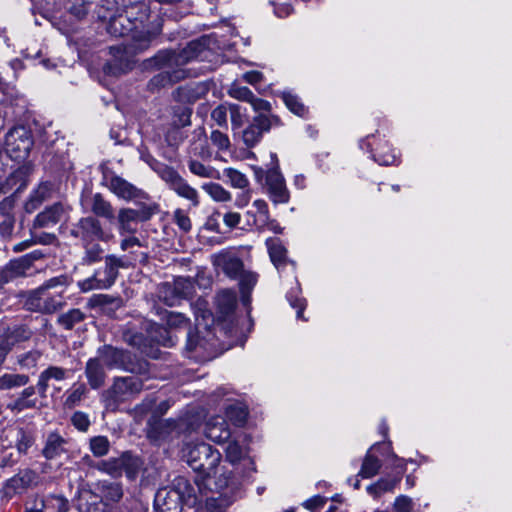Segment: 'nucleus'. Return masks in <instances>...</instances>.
I'll return each instance as SVG.
<instances>
[{
	"mask_svg": "<svg viewBox=\"0 0 512 512\" xmlns=\"http://www.w3.org/2000/svg\"><path fill=\"white\" fill-rule=\"evenodd\" d=\"M97 15L101 21L107 22L106 29L110 35L130 37L129 42L110 47L113 60L104 66V72L109 75L116 76L129 70L133 55L146 50L161 31L158 19L148 22L150 13L144 2L121 8L118 0H103Z\"/></svg>",
	"mask_w": 512,
	"mask_h": 512,
	"instance_id": "obj_1",
	"label": "nucleus"
},
{
	"mask_svg": "<svg viewBox=\"0 0 512 512\" xmlns=\"http://www.w3.org/2000/svg\"><path fill=\"white\" fill-rule=\"evenodd\" d=\"M236 303L237 295L234 290L223 289L217 293L216 306L219 317L215 325L213 315L207 308V302L201 299L197 300L193 305L197 332H188L186 350L196 353L202 350L210 354L216 347L215 333L210 330V324L214 325V329L219 327L220 320L225 321L233 313Z\"/></svg>",
	"mask_w": 512,
	"mask_h": 512,
	"instance_id": "obj_2",
	"label": "nucleus"
},
{
	"mask_svg": "<svg viewBox=\"0 0 512 512\" xmlns=\"http://www.w3.org/2000/svg\"><path fill=\"white\" fill-rule=\"evenodd\" d=\"M209 48V39L201 38L191 41L180 51L159 52L154 61L162 69V72L155 75L148 83L151 91L167 86L168 84L180 81L188 76L183 66L197 60L203 59L206 49Z\"/></svg>",
	"mask_w": 512,
	"mask_h": 512,
	"instance_id": "obj_3",
	"label": "nucleus"
},
{
	"mask_svg": "<svg viewBox=\"0 0 512 512\" xmlns=\"http://www.w3.org/2000/svg\"><path fill=\"white\" fill-rule=\"evenodd\" d=\"M68 285L67 277L60 275L45 281L31 291L25 301L28 310L42 314H52L66 305L64 291Z\"/></svg>",
	"mask_w": 512,
	"mask_h": 512,
	"instance_id": "obj_4",
	"label": "nucleus"
},
{
	"mask_svg": "<svg viewBox=\"0 0 512 512\" xmlns=\"http://www.w3.org/2000/svg\"><path fill=\"white\" fill-rule=\"evenodd\" d=\"M197 503L195 487L183 477H176L171 486L160 488L154 498L157 512H181L183 504L194 506Z\"/></svg>",
	"mask_w": 512,
	"mask_h": 512,
	"instance_id": "obj_5",
	"label": "nucleus"
},
{
	"mask_svg": "<svg viewBox=\"0 0 512 512\" xmlns=\"http://www.w3.org/2000/svg\"><path fill=\"white\" fill-rule=\"evenodd\" d=\"M217 496L206 499L207 512H226V510L242 495V482L229 469H221L216 473L213 487Z\"/></svg>",
	"mask_w": 512,
	"mask_h": 512,
	"instance_id": "obj_6",
	"label": "nucleus"
},
{
	"mask_svg": "<svg viewBox=\"0 0 512 512\" xmlns=\"http://www.w3.org/2000/svg\"><path fill=\"white\" fill-rule=\"evenodd\" d=\"M182 452L187 464L194 471L204 477H211L212 481L216 473H220L221 469H227L224 466L219 467L222 459L221 453L203 441L186 443Z\"/></svg>",
	"mask_w": 512,
	"mask_h": 512,
	"instance_id": "obj_7",
	"label": "nucleus"
},
{
	"mask_svg": "<svg viewBox=\"0 0 512 512\" xmlns=\"http://www.w3.org/2000/svg\"><path fill=\"white\" fill-rule=\"evenodd\" d=\"M225 460L233 465L231 470L235 477L243 483L255 472V463L249 453L248 437L244 433L236 434L227 443Z\"/></svg>",
	"mask_w": 512,
	"mask_h": 512,
	"instance_id": "obj_8",
	"label": "nucleus"
},
{
	"mask_svg": "<svg viewBox=\"0 0 512 512\" xmlns=\"http://www.w3.org/2000/svg\"><path fill=\"white\" fill-rule=\"evenodd\" d=\"M142 390L143 381L139 377H115L101 398L107 410L116 411L121 404L133 400Z\"/></svg>",
	"mask_w": 512,
	"mask_h": 512,
	"instance_id": "obj_9",
	"label": "nucleus"
},
{
	"mask_svg": "<svg viewBox=\"0 0 512 512\" xmlns=\"http://www.w3.org/2000/svg\"><path fill=\"white\" fill-rule=\"evenodd\" d=\"M154 170L179 197L190 201L194 207L199 205V194L197 190L189 185L176 170L164 164H158L154 167Z\"/></svg>",
	"mask_w": 512,
	"mask_h": 512,
	"instance_id": "obj_10",
	"label": "nucleus"
},
{
	"mask_svg": "<svg viewBox=\"0 0 512 512\" xmlns=\"http://www.w3.org/2000/svg\"><path fill=\"white\" fill-rule=\"evenodd\" d=\"M33 146L32 134L25 126L9 130L5 138V148L9 157L16 161L25 160Z\"/></svg>",
	"mask_w": 512,
	"mask_h": 512,
	"instance_id": "obj_11",
	"label": "nucleus"
},
{
	"mask_svg": "<svg viewBox=\"0 0 512 512\" xmlns=\"http://www.w3.org/2000/svg\"><path fill=\"white\" fill-rule=\"evenodd\" d=\"M96 358H99L107 369H121L132 373L142 370V365L135 364L129 352L111 345L99 347Z\"/></svg>",
	"mask_w": 512,
	"mask_h": 512,
	"instance_id": "obj_12",
	"label": "nucleus"
},
{
	"mask_svg": "<svg viewBox=\"0 0 512 512\" xmlns=\"http://www.w3.org/2000/svg\"><path fill=\"white\" fill-rule=\"evenodd\" d=\"M271 159L276 163V166L269 169L266 173L265 184L267 188V194L275 205L286 204L290 200V192L286 186L283 175L279 171L276 154L272 153Z\"/></svg>",
	"mask_w": 512,
	"mask_h": 512,
	"instance_id": "obj_13",
	"label": "nucleus"
},
{
	"mask_svg": "<svg viewBox=\"0 0 512 512\" xmlns=\"http://www.w3.org/2000/svg\"><path fill=\"white\" fill-rule=\"evenodd\" d=\"M153 212L150 208L131 209L123 208L118 213L119 233L132 234L136 231L138 222L149 220Z\"/></svg>",
	"mask_w": 512,
	"mask_h": 512,
	"instance_id": "obj_14",
	"label": "nucleus"
},
{
	"mask_svg": "<svg viewBox=\"0 0 512 512\" xmlns=\"http://www.w3.org/2000/svg\"><path fill=\"white\" fill-rule=\"evenodd\" d=\"M103 182L112 193L126 201L138 198L141 194L140 189L109 171L104 173Z\"/></svg>",
	"mask_w": 512,
	"mask_h": 512,
	"instance_id": "obj_15",
	"label": "nucleus"
},
{
	"mask_svg": "<svg viewBox=\"0 0 512 512\" xmlns=\"http://www.w3.org/2000/svg\"><path fill=\"white\" fill-rule=\"evenodd\" d=\"M203 433L212 442L222 445L232 437V433L224 417L215 415L209 417L204 424Z\"/></svg>",
	"mask_w": 512,
	"mask_h": 512,
	"instance_id": "obj_16",
	"label": "nucleus"
},
{
	"mask_svg": "<svg viewBox=\"0 0 512 512\" xmlns=\"http://www.w3.org/2000/svg\"><path fill=\"white\" fill-rule=\"evenodd\" d=\"M74 234L80 238L81 242L108 239L100 222L94 217L81 218L75 227Z\"/></svg>",
	"mask_w": 512,
	"mask_h": 512,
	"instance_id": "obj_17",
	"label": "nucleus"
},
{
	"mask_svg": "<svg viewBox=\"0 0 512 512\" xmlns=\"http://www.w3.org/2000/svg\"><path fill=\"white\" fill-rule=\"evenodd\" d=\"M212 259L214 266L231 279H238L244 270L241 259L231 252L222 251L213 255Z\"/></svg>",
	"mask_w": 512,
	"mask_h": 512,
	"instance_id": "obj_18",
	"label": "nucleus"
},
{
	"mask_svg": "<svg viewBox=\"0 0 512 512\" xmlns=\"http://www.w3.org/2000/svg\"><path fill=\"white\" fill-rule=\"evenodd\" d=\"M67 445L66 438L57 431H51L44 438L41 454L47 460H54L67 453Z\"/></svg>",
	"mask_w": 512,
	"mask_h": 512,
	"instance_id": "obj_19",
	"label": "nucleus"
},
{
	"mask_svg": "<svg viewBox=\"0 0 512 512\" xmlns=\"http://www.w3.org/2000/svg\"><path fill=\"white\" fill-rule=\"evenodd\" d=\"M124 261L115 256V255H108L105 257V266L104 268L98 269L95 272H100V280L101 285L103 289L110 288L116 281L118 276V269L125 267Z\"/></svg>",
	"mask_w": 512,
	"mask_h": 512,
	"instance_id": "obj_20",
	"label": "nucleus"
},
{
	"mask_svg": "<svg viewBox=\"0 0 512 512\" xmlns=\"http://www.w3.org/2000/svg\"><path fill=\"white\" fill-rule=\"evenodd\" d=\"M69 376V370L58 367V366H49L45 370H43L36 384L37 391L41 396H45L50 386L51 381L61 382L67 379Z\"/></svg>",
	"mask_w": 512,
	"mask_h": 512,
	"instance_id": "obj_21",
	"label": "nucleus"
},
{
	"mask_svg": "<svg viewBox=\"0 0 512 512\" xmlns=\"http://www.w3.org/2000/svg\"><path fill=\"white\" fill-rule=\"evenodd\" d=\"M105 368L96 356L86 362L85 376L92 389H99L104 385L106 379Z\"/></svg>",
	"mask_w": 512,
	"mask_h": 512,
	"instance_id": "obj_22",
	"label": "nucleus"
},
{
	"mask_svg": "<svg viewBox=\"0 0 512 512\" xmlns=\"http://www.w3.org/2000/svg\"><path fill=\"white\" fill-rule=\"evenodd\" d=\"M64 215V207L60 203H55L39 213L33 222L34 228H47L57 224Z\"/></svg>",
	"mask_w": 512,
	"mask_h": 512,
	"instance_id": "obj_23",
	"label": "nucleus"
},
{
	"mask_svg": "<svg viewBox=\"0 0 512 512\" xmlns=\"http://www.w3.org/2000/svg\"><path fill=\"white\" fill-rule=\"evenodd\" d=\"M246 214L257 228H264L270 223L268 204L263 199L255 200L252 203V209L248 210Z\"/></svg>",
	"mask_w": 512,
	"mask_h": 512,
	"instance_id": "obj_24",
	"label": "nucleus"
},
{
	"mask_svg": "<svg viewBox=\"0 0 512 512\" xmlns=\"http://www.w3.org/2000/svg\"><path fill=\"white\" fill-rule=\"evenodd\" d=\"M51 184L41 183L29 196L25 203V210L28 213L35 211L51 195Z\"/></svg>",
	"mask_w": 512,
	"mask_h": 512,
	"instance_id": "obj_25",
	"label": "nucleus"
},
{
	"mask_svg": "<svg viewBox=\"0 0 512 512\" xmlns=\"http://www.w3.org/2000/svg\"><path fill=\"white\" fill-rule=\"evenodd\" d=\"M35 431L28 427H20L17 429L15 446L19 453L26 454L28 450L35 444Z\"/></svg>",
	"mask_w": 512,
	"mask_h": 512,
	"instance_id": "obj_26",
	"label": "nucleus"
},
{
	"mask_svg": "<svg viewBox=\"0 0 512 512\" xmlns=\"http://www.w3.org/2000/svg\"><path fill=\"white\" fill-rule=\"evenodd\" d=\"M29 376L19 373H4L0 375V391L17 389L28 384Z\"/></svg>",
	"mask_w": 512,
	"mask_h": 512,
	"instance_id": "obj_27",
	"label": "nucleus"
},
{
	"mask_svg": "<svg viewBox=\"0 0 512 512\" xmlns=\"http://www.w3.org/2000/svg\"><path fill=\"white\" fill-rule=\"evenodd\" d=\"M91 211L98 217L108 220L114 219V210L110 202L104 199L100 193L92 197Z\"/></svg>",
	"mask_w": 512,
	"mask_h": 512,
	"instance_id": "obj_28",
	"label": "nucleus"
},
{
	"mask_svg": "<svg viewBox=\"0 0 512 512\" xmlns=\"http://www.w3.org/2000/svg\"><path fill=\"white\" fill-rule=\"evenodd\" d=\"M160 316V320L163 324L170 329H181L189 327V320L182 313L173 312V311H161L158 312Z\"/></svg>",
	"mask_w": 512,
	"mask_h": 512,
	"instance_id": "obj_29",
	"label": "nucleus"
},
{
	"mask_svg": "<svg viewBox=\"0 0 512 512\" xmlns=\"http://www.w3.org/2000/svg\"><path fill=\"white\" fill-rule=\"evenodd\" d=\"M374 447H375V445L373 447H371V449L366 453V455L363 459L361 469L358 472V476H360L362 478L368 479V478L374 477L375 475L378 474V472L382 466L381 461L377 457H375L371 454V450Z\"/></svg>",
	"mask_w": 512,
	"mask_h": 512,
	"instance_id": "obj_30",
	"label": "nucleus"
},
{
	"mask_svg": "<svg viewBox=\"0 0 512 512\" xmlns=\"http://www.w3.org/2000/svg\"><path fill=\"white\" fill-rule=\"evenodd\" d=\"M281 98L285 106L295 115L299 117H306L308 115V108L303 104L301 99L291 91H283Z\"/></svg>",
	"mask_w": 512,
	"mask_h": 512,
	"instance_id": "obj_31",
	"label": "nucleus"
},
{
	"mask_svg": "<svg viewBox=\"0 0 512 512\" xmlns=\"http://www.w3.org/2000/svg\"><path fill=\"white\" fill-rule=\"evenodd\" d=\"M267 247L271 261L279 270L286 263V248L279 239L267 240Z\"/></svg>",
	"mask_w": 512,
	"mask_h": 512,
	"instance_id": "obj_32",
	"label": "nucleus"
},
{
	"mask_svg": "<svg viewBox=\"0 0 512 512\" xmlns=\"http://www.w3.org/2000/svg\"><path fill=\"white\" fill-rule=\"evenodd\" d=\"M226 417L235 426H243L248 417L247 408L241 403L230 404L225 408Z\"/></svg>",
	"mask_w": 512,
	"mask_h": 512,
	"instance_id": "obj_33",
	"label": "nucleus"
},
{
	"mask_svg": "<svg viewBox=\"0 0 512 512\" xmlns=\"http://www.w3.org/2000/svg\"><path fill=\"white\" fill-rule=\"evenodd\" d=\"M2 269L8 281L11 282L18 277L25 276L30 268L22 259V257H19L17 259L11 260Z\"/></svg>",
	"mask_w": 512,
	"mask_h": 512,
	"instance_id": "obj_34",
	"label": "nucleus"
},
{
	"mask_svg": "<svg viewBox=\"0 0 512 512\" xmlns=\"http://www.w3.org/2000/svg\"><path fill=\"white\" fill-rule=\"evenodd\" d=\"M82 246L84 248V255L82 257L83 264L91 265L102 259L104 250L96 241L82 242Z\"/></svg>",
	"mask_w": 512,
	"mask_h": 512,
	"instance_id": "obj_35",
	"label": "nucleus"
},
{
	"mask_svg": "<svg viewBox=\"0 0 512 512\" xmlns=\"http://www.w3.org/2000/svg\"><path fill=\"white\" fill-rule=\"evenodd\" d=\"M223 176L233 188L245 190L250 185L248 177L244 173L232 167L225 168L223 170Z\"/></svg>",
	"mask_w": 512,
	"mask_h": 512,
	"instance_id": "obj_36",
	"label": "nucleus"
},
{
	"mask_svg": "<svg viewBox=\"0 0 512 512\" xmlns=\"http://www.w3.org/2000/svg\"><path fill=\"white\" fill-rule=\"evenodd\" d=\"M201 188L216 202H229L232 199L231 193L219 183H204Z\"/></svg>",
	"mask_w": 512,
	"mask_h": 512,
	"instance_id": "obj_37",
	"label": "nucleus"
},
{
	"mask_svg": "<svg viewBox=\"0 0 512 512\" xmlns=\"http://www.w3.org/2000/svg\"><path fill=\"white\" fill-rule=\"evenodd\" d=\"M180 424L175 420L160 421L150 432L149 436L154 439H165L173 432L177 431Z\"/></svg>",
	"mask_w": 512,
	"mask_h": 512,
	"instance_id": "obj_38",
	"label": "nucleus"
},
{
	"mask_svg": "<svg viewBox=\"0 0 512 512\" xmlns=\"http://www.w3.org/2000/svg\"><path fill=\"white\" fill-rule=\"evenodd\" d=\"M123 458H125V461H123V472L127 478L134 480L142 470L143 462L139 457L128 452L123 453Z\"/></svg>",
	"mask_w": 512,
	"mask_h": 512,
	"instance_id": "obj_39",
	"label": "nucleus"
},
{
	"mask_svg": "<svg viewBox=\"0 0 512 512\" xmlns=\"http://www.w3.org/2000/svg\"><path fill=\"white\" fill-rule=\"evenodd\" d=\"M243 302L249 301V294L258 281V275L251 271H242L238 277Z\"/></svg>",
	"mask_w": 512,
	"mask_h": 512,
	"instance_id": "obj_40",
	"label": "nucleus"
},
{
	"mask_svg": "<svg viewBox=\"0 0 512 512\" xmlns=\"http://www.w3.org/2000/svg\"><path fill=\"white\" fill-rule=\"evenodd\" d=\"M123 454L116 458H109L108 460L101 461L97 468L113 477H119L123 474Z\"/></svg>",
	"mask_w": 512,
	"mask_h": 512,
	"instance_id": "obj_41",
	"label": "nucleus"
},
{
	"mask_svg": "<svg viewBox=\"0 0 512 512\" xmlns=\"http://www.w3.org/2000/svg\"><path fill=\"white\" fill-rule=\"evenodd\" d=\"M85 319V314L80 309H71L59 315L57 322L66 330L72 329L76 324Z\"/></svg>",
	"mask_w": 512,
	"mask_h": 512,
	"instance_id": "obj_42",
	"label": "nucleus"
},
{
	"mask_svg": "<svg viewBox=\"0 0 512 512\" xmlns=\"http://www.w3.org/2000/svg\"><path fill=\"white\" fill-rule=\"evenodd\" d=\"M399 482V479H379L377 482L367 487V492L374 498L380 497L382 494L392 491Z\"/></svg>",
	"mask_w": 512,
	"mask_h": 512,
	"instance_id": "obj_43",
	"label": "nucleus"
},
{
	"mask_svg": "<svg viewBox=\"0 0 512 512\" xmlns=\"http://www.w3.org/2000/svg\"><path fill=\"white\" fill-rule=\"evenodd\" d=\"M192 110L185 106L173 108L171 126L174 128H183L191 124Z\"/></svg>",
	"mask_w": 512,
	"mask_h": 512,
	"instance_id": "obj_44",
	"label": "nucleus"
},
{
	"mask_svg": "<svg viewBox=\"0 0 512 512\" xmlns=\"http://www.w3.org/2000/svg\"><path fill=\"white\" fill-rule=\"evenodd\" d=\"M188 168L192 174L202 178H221L219 172L215 168L206 166L197 160H190L188 162Z\"/></svg>",
	"mask_w": 512,
	"mask_h": 512,
	"instance_id": "obj_45",
	"label": "nucleus"
},
{
	"mask_svg": "<svg viewBox=\"0 0 512 512\" xmlns=\"http://www.w3.org/2000/svg\"><path fill=\"white\" fill-rule=\"evenodd\" d=\"M181 299L190 297L195 291L194 281L190 277L179 276L172 282Z\"/></svg>",
	"mask_w": 512,
	"mask_h": 512,
	"instance_id": "obj_46",
	"label": "nucleus"
},
{
	"mask_svg": "<svg viewBox=\"0 0 512 512\" xmlns=\"http://www.w3.org/2000/svg\"><path fill=\"white\" fill-rule=\"evenodd\" d=\"M252 122L257 125L263 133L269 131L273 127L281 125L280 118L272 113H259L253 118Z\"/></svg>",
	"mask_w": 512,
	"mask_h": 512,
	"instance_id": "obj_47",
	"label": "nucleus"
},
{
	"mask_svg": "<svg viewBox=\"0 0 512 512\" xmlns=\"http://www.w3.org/2000/svg\"><path fill=\"white\" fill-rule=\"evenodd\" d=\"M158 295L159 298L168 306H174L179 302V300H181V297L176 293L173 284L169 282L163 283L160 286Z\"/></svg>",
	"mask_w": 512,
	"mask_h": 512,
	"instance_id": "obj_48",
	"label": "nucleus"
},
{
	"mask_svg": "<svg viewBox=\"0 0 512 512\" xmlns=\"http://www.w3.org/2000/svg\"><path fill=\"white\" fill-rule=\"evenodd\" d=\"M89 448L95 457H103L109 452L110 442L105 436H95L90 439Z\"/></svg>",
	"mask_w": 512,
	"mask_h": 512,
	"instance_id": "obj_49",
	"label": "nucleus"
},
{
	"mask_svg": "<svg viewBox=\"0 0 512 512\" xmlns=\"http://www.w3.org/2000/svg\"><path fill=\"white\" fill-rule=\"evenodd\" d=\"M373 159L380 165H392L397 162V156L390 151L389 145L384 143L373 153Z\"/></svg>",
	"mask_w": 512,
	"mask_h": 512,
	"instance_id": "obj_50",
	"label": "nucleus"
},
{
	"mask_svg": "<svg viewBox=\"0 0 512 512\" xmlns=\"http://www.w3.org/2000/svg\"><path fill=\"white\" fill-rule=\"evenodd\" d=\"M42 353L39 350H31L17 356V363L23 369L35 368Z\"/></svg>",
	"mask_w": 512,
	"mask_h": 512,
	"instance_id": "obj_51",
	"label": "nucleus"
},
{
	"mask_svg": "<svg viewBox=\"0 0 512 512\" xmlns=\"http://www.w3.org/2000/svg\"><path fill=\"white\" fill-rule=\"evenodd\" d=\"M25 489L26 488L23 485L21 479L18 477V475H15L5 482L2 488V493L4 497L11 499L14 495L22 492Z\"/></svg>",
	"mask_w": 512,
	"mask_h": 512,
	"instance_id": "obj_52",
	"label": "nucleus"
},
{
	"mask_svg": "<svg viewBox=\"0 0 512 512\" xmlns=\"http://www.w3.org/2000/svg\"><path fill=\"white\" fill-rule=\"evenodd\" d=\"M47 510L51 512H67L69 510L68 500L60 495H48L46 497Z\"/></svg>",
	"mask_w": 512,
	"mask_h": 512,
	"instance_id": "obj_53",
	"label": "nucleus"
},
{
	"mask_svg": "<svg viewBox=\"0 0 512 512\" xmlns=\"http://www.w3.org/2000/svg\"><path fill=\"white\" fill-rule=\"evenodd\" d=\"M262 130L253 122L243 131L242 139L246 146H255L262 138Z\"/></svg>",
	"mask_w": 512,
	"mask_h": 512,
	"instance_id": "obj_54",
	"label": "nucleus"
},
{
	"mask_svg": "<svg viewBox=\"0 0 512 512\" xmlns=\"http://www.w3.org/2000/svg\"><path fill=\"white\" fill-rule=\"evenodd\" d=\"M173 222L178 226V228L184 232L188 233L192 229V222L187 212L183 209H176L173 212Z\"/></svg>",
	"mask_w": 512,
	"mask_h": 512,
	"instance_id": "obj_55",
	"label": "nucleus"
},
{
	"mask_svg": "<svg viewBox=\"0 0 512 512\" xmlns=\"http://www.w3.org/2000/svg\"><path fill=\"white\" fill-rule=\"evenodd\" d=\"M300 288L296 287L287 293V300L290 305L297 310V318L303 319V311L306 307V301L298 296Z\"/></svg>",
	"mask_w": 512,
	"mask_h": 512,
	"instance_id": "obj_56",
	"label": "nucleus"
},
{
	"mask_svg": "<svg viewBox=\"0 0 512 512\" xmlns=\"http://www.w3.org/2000/svg\"><path fill=\"white\" fill-rule=\"evenodd\" d=\"M103 497L110 502H118L123 496L122 486L118 483H110L103 487Z\"/></svg>",
	"mask_w": 512,
	"mask_h": 512,
	"instance_id": "obj_57",
	"label": "nucleus"
},
{
	"mask_svg": "<svg viewBox=\"0 0 512 512\" xmlns=\"http://www.w3.org/2000/svg\"><path fill=\"white\" fill-rule=\"evenodd\" d=\"M100 275H101L100 272H94V274L91 277L84 279L82 281H79L78 282L79 289L84 293L89 292L91 290H103V288L100 287V285H101Z\"/></svg>",
	"mask_w": 512,
	"mask_h": 512,
	"instance_id": "obj_58",
	"label": "nucleus"
},
{
	"mask_svg": "<svg viewBox=\"0 0 512 512\" xmlns=\"http://www.w3.org/2000/svg\"><path fill=\"white\" fill-rule=\"evenodd\" d=\"M86 387L84 384H79L75 386L67 395L65 400V405L67 407H74L79 404L84 395L86 394Z\"/></svg>",
	"mask_w": 512,
	"mask_h": 512,
	"instance_id": "obj_59",
	"label": "nucleus"
},
{
	"mask_svg": "<svg viewBox=\"0 0 512 512\" xmlns=\"http://www.w3.org/2000/svg\"><path fill=\"white\" fill-rule=\"evenodd\" d=\"M229 95L235 99L246 101L248 103H250L254 97L253 92L249 88L238 86L236 84H233L229 89Z\"/></svg>",
	"mask_w": 512,
	"mask_h": 512,
	"instance_id": "obj_60",
	"label": "nucleus"
},
{
	"mask_svg": "<svg viewBox=\"0 0 512 512\" xmlns=\"http://www.w3.org/2000/svg\"><path fill=\"white\" fill-rule=\"evenodd\" d=\"M229 112V104H220L211 112L212 120L220 127L227 126V114Z\"/></svg>",
	"mask_w": 512,
	"mask_h": 512,
	"instance_id": "obj_61",
	"label": "nucleus"
},
{
	"mask_svg": "<svg viewBox=\"0 0 512 512\" xmlns=\"http://www.w3.org/2000/svg\"><path fill=\"white\" fill-rule=\"evenodd\" d=\"M210 140L212 144L221 151H226L230 147V140L228 136L219 130H213L211 132Z\"/></svg>",
	"mask_w": 512,
	"mask_h": 512,
	"instance_id": "obj_62",
	"label": "nucleus"
},
{
	"mask_svg": "<svg viewBox=\"0 0 512 512\" xmlns=\"http://www.w3.org/2000/svg\"><path fill=\"white\" fill-rule=\"evenodd\" d=\"M90 8V3L86 0H74L69 8V12L77 19L84 18Z\"/></svg>",
	"mask_w": 512,
	"mask_h": 512,
	"instance_id": "obj_63",
	"label": "nucleus"
},
{
	"mask_svg": "<svg viewBox=\"0 0 512 512\" xmlns=\"http://www.w3.org/2000/svg\"><path fill=\"white\" fill-rule=\"evenodd\" d=\"M45 510H47L46 498L43 497L33 496L25 505V512H44Z\"/></svg>",
	"mask_w": 512,
	"mask_h": 512,
	"instance_id": "obj_64",
	"label": "nucleus"
}]
</instances>
